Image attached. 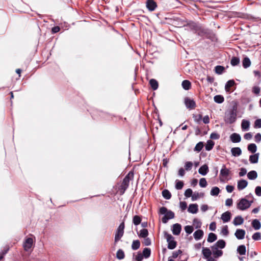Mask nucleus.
Returning a JSON list of instances; mask_svg holds the SVG:
<instances>
[{"label":"nucleus","instance_id":"f257e3e1","mask_svg":"<svg viewBox=\"0 0 261 261\" xmlns=\"http://www.w3.org/2000/svg\"><path fill=\"white\" fill-rule=\"evenodd\" d=\"M197 34L203 38L210 39L212 41H215L217 40L216 35L212 30L205 28L201 25H200Z\"/></svg>","mask_w":261,"mask_h":261},{"label":"nucleus","instance_id":"f03ea898","mask_svg":"<svg viewBox=\"0 0 261 261\" xmlns=\"http://www.w3.org/2000/svg\"><path fill=\"white\" fill-rule=\"evenodd\" d=\"M237 107L233 106L225 113L224 121L227 124H232L237 120Z\"/></svg>","mask_w":261,"mask_h":261},{"label":"nucleus","instance_id":"7ed1b4c3","mask_svg":"<svg viewBox=\"0 0 261 261\" xmlns=\"http://www.w3.org/2000/svg\"><path fill=\"white\" fill-rule=\"evenodd\" d=\"M160 213L161 214H165L164 216L162 219V221L163 223H167L169 219L174 218V213L168 210L166 207L163 206L160 208Z\"/></svg>","mask_w":261,"mask_h":261},{"label":"nucleus","instance_id":"20e7f679","mask_svg":"<svg viewBox=\"0 0 261 261\" xmlns=\"http://www.w3.org/2000/svg\"><path fill=\"white\" fill-rule=\"evenodd\" d=\"M253 203L252 200H248L246 198H243L240 199L237 204L238 209L244 211L250 207Z\"/></svg>","mask_w":261,"mask_h":261},{"label":"nucleus","instance_id":"39448f33","mask_svg":"<svg viewBox=\"0 0 261 261\" xmlns=\"http://www.w3.org/2000/svg\"><path fill=\"white\" fill-rule=\"evenodd\" d=\"M165 237L168 242V248L169 249H174L176 248L177 242L174 240V237L170 234L165 232Z\"/></svg>","mask_w":261,"mask_h":261},{"label":"nucleus","instance_id":"423d86ee","mask_svg":"<svg viewBox=\"0 0 261 261\" xmlns=\"http://www.w3.org/2000/svg\"><path fill=\"white\" fill-rule=\"evenodd\" d=\"M200 25L198 23L190 21L185 25L184 27L186 28V30L193 31L194 33L197 34Z\"/></svg>","mask_w":261,"mask_h":261},{"label":"nucleus","instance_id":"0eeeda50","mask_svg":"<svg viewBox=\"0 0 261 261\" xmlns=\"http://www.w3.org/2000/svg\"><path fill=\"white\" fill-rule=\"evenodd\" d=\"M124 228V222L123 221L122 223H120V224L119 225V227L117 229V231L115 236V242L119 241L123 236Z\"/></svg>","mask_w":261,"mask_h":261},{"label":"nucleus","instance_id":"6e6552de","mask_svg":"<svg viewBox=\"0 0 261 261\" xmlns=\"http://www.w3.org/2000/svg\"><path fill=\"white\" fill-rule=\"evenodd\" d=\"M130 174H132V176L133 177V176H134L133 173L129 172L127 175H126L125 176V177L124 178V179L122 181L121 187H122V189H123L124 190V191L126 190V189L129 186V181L130 179Z\"/></svg>","mask_w":261,"mask_h":261},{"label":"nucleus","instance_id":"1a4fd4ad","mask_svg":"<svg viewBox=\"0 0 261 261\" xmlns=\"http://www.w3.org/2000/svg\"><path fill=\"white\" fill-rule=\"evenodd\" d=\"M230 170L227 169L226 167V166L225 165H223L222 168L220 170V180L222 181L223 180L221 179V178H224L225 179H227V177L230 174Z\"/></svg>","mask_w":261,"mask_h":261},{"label":"nucleus","instance_id":"9d476101","mask_svg":"<svg viewBox=\"0 0 261 261\" xmlns=\"http://www.w3.org/2000/svg\"><path fill=\"white\" fill-rule=\"evenodd\" d=\"M184 102L187 109H194L196 107L195 101L189 97L185 98Z\"/></svg>","mask_w":261,"mask_h":261},{"label":"nucleus","instance_id":"9b49d317","mask_svg":"<svg viewBox=\"0 0 261 261\" xmlns=\"http://www.w3.org/2000/svg\"><path fill=\"white\" fill-rule=\"evenodd\" d=\"M33 244V239L31 238H27L23 244L24 249L27 251H29V250L31 249V248H32Z\"/></svg>","mask_w":261,"mask_h":261},{"label":"nucleus","instance_id":"f8f14e48","mask_svg":"<svg viewBox=\"0 0 261 261\" xmlns=\"http://www.w3.org/2000/svg\"><path fill=\"white\" fill-rule=\"evenodd\" d=\"M146 7L150 11H154L157 7V4L153 0H147Z\"/></svg>","mask_w":261,"mask_h":261},{"label":"nucleus","instance_id":"ddd939ff","mask_svg":"<svg viewBox=\"0 0 261 261\" xmlns=\"http://www.w3.org/2000/svg\"><path fill=\"white\" fill-rule=\"evenodd\" d=\"M248 185V182L245 179H240L238 181L237 188L239 191L245 189Z\"/></svg>","mask_w":261,"mask_h":261},{"label":"nucleus","instance_id":"4468645a","mask_svg":"<svg viewBox=\"0 0 261 261\" xmlns=\"http://www.w3.org/2000/svg\"><path fill=\"white\" fill-rule=\"evenodd\" d=\"M181 230V226L178 223L174 224L172 225V233L174 235H179Z\"/></svg>","mask_w":261,"mask_h":261},{"label":"nucleus","instance_id":"2eb2a0df","mask_svg":"<svg viewBox=\"0 0 261 261\" xmlns=\"http://www.w3.org/2000/svg\"><path fill=\"white\" fill-rule=\"evenodd\" d=\"M234 235L239 240H242L244 238L245 235V231L242 229H237Z\"/></svg>","mask_w":261,"mask_h":261},{"label":"nucleus","instance_id":"dca6fc26","mask_svg":"<svg viewBox=\"0 0 261 261\" xmlns=\"http://www.w3.org/2000/svg\"><path fill=\"white\" fill-rule=\"evenodd\" d=\"M236 83H226L225 89L227 92H231L236 89Z\"/></svg>","mask_w":261,"mask_h":261},{"label":"nucleus","instance_id":"f3484780","mask_svg":"<svg viewBox=\"0 0 261 261\" xmlns=\"http://www.w3.org/2000/svg\"><path fill=\"white\" fill-rule=\"evenodd\" d=\"M198 205L196 203L190 204L188 208V211L191 214H196L198 211Z\"/></svg>","mask_w":261,"mask_h":261},{"label":"nucleus","instance_id":"a211bd4d","mask_svg":"<svg viewBox=\"0 0 261 261\" xmlns=\"http://www.w3.org/2000/svg\"><path fill=\"white\" fill-rule=\"evenodd\" d=\"M202 254L204 258L207 259V261H210V259L212 258L211 257L212 252L208 248H203Z\"/></svg>","mask_w":261,"mask_h":261},{"label":"nucleus","instance_id":"6ab92c4d","mask_svg":"<svg viewBox=\"0 0 261 261\" xmlns=\"http://www.w3.org/2000/svg\"><path fill=\"white\" fill-rule=\"evenodd\" d=\"M231 219V213L227 211L223 213L221 215V219L224 223L228 222Z\"/></svg>","mask_w":261,"mask_h":261},{"label":"nucleus","instance_id":"aec40b11","mask_svg":"<svg viewBox=\"0 0 261 261\" xmlns=\"http://www.w3.org/2000/svg\"><path fill=\"white\" fill-rule=\"evenodd\" d=\"M230 140L233 143H239L241 140V136L237 133H233L230 136Z\"/></svg>","mask_w":261,"mask_h":261},{"label":"nucleus","instance_id":"412c9836","mask_svg":"<svg viewBox=\"0 0 261 261\" xmlns=\"http://www.w3.org/2000/svg\"><path fill=\"white\" fill-rule=\"evenodd\" d=\"M208 167L206 164H204L201 166L198 170L199 174L203 176L206 175L208 172Z\"/></svg>","mask_w":261,"mask_h":261},{"label":"nucleus","instance_id":"4be33fe9","mask_svg":"<svg viewBox=\"0 0 261 261\" xmlns=\"http://www.w3.org/2000/svg\"><path fill=\"white\" fill-rule=\"evenodd\" d=\"M204 233L202 230L198 229L195 231L193 234L194 239L198 241L200 240L203 236Z\"/></svg>","mask_w":261,"mask_h":261},{"label":"nucleus","instance_id":"5701e85b","mask_svg":"<svg viewBox=\"0 0 261 261\" xmlns=\"http://www.w3.org/2000/svg\"><path fill=\"white\" fill-rule=\"evenodd\" d=\"M211 248L215 257L217 258L222 255L223 251L221 250H219L218 248L217 247V249H214V246H212Z\"/></svg>","mask_w":261,"mask_h":261},{"label":"nucleus","instance_id":"b1692460","mask_svg":"<svg viewBox=\"0 0 261 261\" xmlns=\"http://www.w3.org/2000/svg\"><path fill=\"white\" fill-rule=\"evenodd\" d=\"M226 246V243L223 240H218L215 245H213L214 246V249H217V248H219L221 249H223L225 248Z\"/></svg>","mask_w":261,"mask_h":261},{"label":"nucleus","instance_id":"393cba45","mask_svg":"<svg viewBox=\"0 0 261 261\" xmlns=\"http://www.w3.org/2000/svg\"><path fill=\"white\" fill-rule=\"evenodd\" d=\"M259 153H255L249 156V161L251 164H255L258 162Z\"/></svg>","mask_w":261,"mask_h":261},{"label":"nucleus","instance_id":"a878e982","mask_svg":"<svg viewBox=\"0 0 261 261\" xmlns=\"http://www.w3.org/2000/svg\"><path fill=\"white\" fill-rule=\"evenodd\" d=\"M231 152L233 156H239L242 154V150L240 147H233L231 148Z\"/></svg>","mask_w":261,"mask_h":261},{"label":"nucleus","instance_id":"bb28decb","mask_svg":"<svg viewBox=\"0 0 261 261\" xmlns=\"http://www.w3.org/2000/svg\"><path fill=\"white\" fill-rule=\"evenodd\" d=\"M244 222V219L241 216H238L234 218L233 221V224L235 226L241 225Z\"/></svg>","mask_w":261,"mask_h":261},{"label":"nucleus","instance_id":"cd10ccee","mask_svg":"<svg viewBox=\"0 0 261 261\" xmlns=\"http://www.w3.org/2000/svg\"><path fill=\"white\" fill-rule=\"evenodd\" d=\"M250 126V122L248 120H243L241 123V127L242 130L247 131L249 129Z\"/></svg>","mask_w":261,"mask_h":261},{"label":"nucleus","instance_id":"c85d7f7f","mask_svg":"<svg viewBox=\"0 0 261 261\" xmlns=\"http://www.w3.org/2000/svg\"><path fill=\"white\" fill-rule=\"evenodd\" d=\"M257 177V173L256 171L252 170L249 172L247 174V177L250 180H254Z\"/></svg>","mask_w":261,"mask_h":261},{"label":"nucleus","instance_id":"c756f323","mask_svg":"<svg viewBox=\"0 0 261 261\" xmlns=\"http://www.w3.org/2000/svg\"><path fill=\"white\" fill-rule=\"evenodd\" d=\"M251 65V61L250 59L246 57H245L242 61V65L244 68H247L249 67Z\"/></svg>","mask_w":261,"mask_h":261},{"label":"nucleus","instance_id":"7c9ffc66","mask_svg":"<svg viewBox=\"0 0 261 261\" xmlns=\"http://www.w3.org/2000/svg\"><path fill=\"white\" fill-rule=\"evenodd\" d=\"M247 149L249 152L254 153L257 150V146L254 143H251L248 145Z\"/></svg>","mask_w":261,"mask_h":261},{"label":"nucleus","instance_id":"2f4dec72","mask_svg":"<svg viewBox=\"0 0 261 261\" xmlns=\"http://www.w3.org/2000/svg\"><path fill=\"white\" fill-rule=\"evenodd\" d=\"M252 226L255 230H258L261 227V224L259 220L254 219L252 222Z\"/></svg>","mask_w":261,"mask_h":261},{"label":"nucleus","instance_id":"473e14b6","mask_svg":"<svg viewBox=\"0 0 261 261\" xmlns=\"http://www.w3.org/2000/svg\"><path fill=\"white\" fill-rule=\"evenodd\" d=\"M237 251L241 255H245L246 252L245 246L244 245L239 246L237 248Z\"/></svg>","mask_w":261,"mask_h":261},{"label":"nucleus","instance_id":"72a5a7b5","mask_svg":"<svg viewBox=\"0 0 261 261\" xmlns=\"http://www.w3.org/2000/svg\"><path fill=\"white\" fill-rule=\"evenodd\" d=\"M217 239V236L215 233L211 232L208 236L207 241L209 243H212L215 241Z\"/></svg>","mask_w":261,"mask_h":261},{"label":"nucleus","instance_id":"f704fd0d","mask_svg":"<svg viewBox=\"0 0 261 261\" xmlns=\"http://www.w3.org/2000/svg\"><path fill=\"white\" fill-rule=\"evenodd\" d=\"M162 193L163 197L167 200L170 199L171 197V194L168 190L165 189L163 190Z\"/></svg>","mask_w":261,"mask_h":261},{"label":"nucleus","instance_id":"c9c22d12","mask_svg":"<svg viewBox=\"0 0 261 261\" xmlns=\"http://www.w3.org/2000/svg\"><path fill=\"white\" fill-rule=\"evenodd\" d=\"M215 145V143L212 141L211 140H209L206 142V144L205 145V149L207 151H210L211 150L214 146Z\"/></svg>","mask_w":261,"mask_h":261},{"label":"nucleus","instance_id":"e433bc0d","mask_svg":"<svg viewBox=\"0 0 261 261\" xmlns=\"http://www.w3.org/2000/svg\"><path fill=\"white\" fill-rule=\"evenodd\" d=\"M214 100L217 103H222L224 100V97L221 95H217L214 96Z\"/></svg>","mask_w":261,"mask_h":261},{"label":"nucleus","instance_id":"4c0bfd02","mask_svg":"<svg viewBox=\"0 0 261 261\" xmlns=\"http://www.w3.org/2000/svg\"><path fill=\"white\" fill-rule=\"evenodd\" d=\"M225 71V68L223 66L217 65L215 67V71L218 74H221Z\"/></svg>","mask_w":261,"mask_h":261},{"label":"nucleus","instance_id":"58836bf2","mask_svg":"<svg viewBox=\"0 0 261 261\" xmlns=\"http://www.w3.org/2000/svg\"><path fill=\"white\" fill-rule=\"evenodd\" d=\"M151 254V249L149 248H145L142 252V255L145 258H148Z\"/></svg>","mask_w":261,"mask_h":261},{"label":"nucleus","instance_id":"ea45409f","mask_svg":"<svg viewBox=\"0 0 261 261\" xmlns=\"http://www.w3.org/2000/svg\"><path fill=\"white\" fill-rule=\"evenodd\" d=\"M140 242L139 240H135L133 242L132 245V249L134 250H136L140 248Z\"/></svg>","mask_w":261,"mask_h":261},{"label":"nucleus","instance_id":"a19ab883","mask_svg":"<svg viewBox=\"0 0 261 261\" xmlns=\"http://www.w3.org/2000/svg\"><path fill=\"white\" fill-rule=\"evenodd\" d=\"M125 257V254H124V251L121 249H119L117 251V253H116V257L118 259H122L124 258Z\"/></svg>","mask_w":261,"mask_h":261},{"label":"nucleus","instance_id":"79ce46f5","mask_svg":"<svg viewBox=\"0 0 261 261\" xmlns=\"http://www.w3.org/2000/svg\"><path fill=\"white\" fill-rule=\"evenodd\" d=\"M133 222L135 225H138L141 222V218L138 215L134 216L133 217Z\"/></svg>","mask_w":261,"mask_h":261},{"label":"nucleus","instance_id":"37998d69","mask_svg":"<svg viewBox=\"0 0 261 261\" xmlns=\"http://www.w3.org/2000/svg\"><path fill=\"white\" fill-rule=\"evenodd\" d=\"M240 63V59L236 57H233L230 61V64L232 66H235L238 65Z\"/></svg>","mask_w":261,"mask_h":261},{"label":"nucleus","instance_id":"c03bdc74","mask_svg":"<svg viewBox=\"0 0 261 261\" xmlns=\"http://www.w3.org/2000/svg\"><path fill=\"white\" fill-rule=\"evenodd\" d=\"M220 189L217 187H214L211 191V195L212 196H217L220 193Z\"/></svg>","mask_w":261,"mask_h":261},{"label":"nucleus","instance_id":"a18cd8bd","mask_svg":"<svg viewBox=\"0 0 261 261\" xmlns=\"http://www.w3.org/2000/svg\"><path fill=\"white\" fill-rule=\"evenodd\" d=\"M203 147V143L202 142H199L198 143L195 148H194V151H197L198 152H200L202 149Z\"/></svg>","mask_w":261,"mask_h":261},{"label":"nucleus","instance_id":"49530a36","mask_svg":"<svg viewBox=\"0 0 261 261\" xmlns=\"http://www.w3.org/2000/svg\"><path fill=\"white\" fill-rule=\"evenodd\" d=\"M148 235V231L147 229H142L140 230V234H139V236L140 238H145L147 237Z\"/></svg>","mask_w":261,"mask_h":261},{"label":"nucleus","instance_id":"de8ad7c7","mask_svg":"<svg viewBox=\"0 0 261 261\" xmlns=\"http://www.w3.org/2000/svg\"><path fill=\"white\" fill-rule=\"evenodd\" d=\"M175 188L177 190H181L184 185V182L179 180H176Z\"/></svg>","mask_w":261,"mask_h":261},{"label":"nucleus","instance_id":"09e8293b","mask_svg":"<svg viewBox=\"0 0 261 261\" xmlns=\"http://www.w3.org/2000/svg\"><path fill=\"white\" fill-rule=\"evenodd\" d=\"M193 164L192 162H186L185 164V170L187 171H190L192 169Z\"/></svg>","mask_w":261,"mask_h":261},{"label":"nucleus","instance_id":"8fccbe9b","mask_svg":"<svg viewBox=\"0 0 261 261\" xmlns=\"http://www.w3.org/2000/svg\"><path fill=\"white\" fill-rule=\"evenodd\" d=\"M193 230L194 229L192 226L187 225L185 227V230L186 232L188 234L192 233L193 231Z\"/></svg>","mask_w":261,"mask_h":261},{"label":"nucleus","instance_id":"3c124183","mask_svg":"<svg viewBox=\"0 0 261 261\" xmlns=\"http://www.w3.org/2000/svg\"><path fill=\"white\" fill-rule=\"evenodd\" d=\"M207 185L206 180L205 178H201L199 180V185L202 188H205Z\"/></svg>","mask_w":261,"mask_h":261},{"label":"nucleus","instance_id":"603ef678","mask_svg":"<svg viewBox=\"0 0 261 261\" xmlns=\"http://www.w3.org/2000/svg\"><path fill=\"white\" fill-rule=\"evenodd\" d=\"M220 135L216 132H213V133H211V134L210 135V138L211 139H213V140L219 139L220 138Z\"/></svg>","mask_w":261,"mask_h":261},{"label":"nucleus","instance_id":"864d4df0","mask_svg":"<svg viewBox=\"0 0 261 261\" xmlns=\"http://www.w3.org/2000/svg\"><path fill=\"white\" fill-rule=\"evenodd\" d=\"M191 83H182V88L186 90H189L191 88Z\"/></svg>","mask_w":261,"mask_h":261},{"label":"nucleus","instance_id":"5fc2aeb1","mask_svg":"<svg viewBox=\"0 0 261 261\" xmlns=\"http://www.w3.org/2000/svg\"><path fill=\"white\" fill-rule=\"evenodd\" d=\"M252 238L255 241L259 240L261 238L260 233L258 232H255L252 235Z\"/></svg>","mask_w":261,"mask_h":261},{"label":"nucleus","instance_id":"6e6d98bb","mask_svg":"<svg viewBox=\"0 0 261 261\" xmlns=\"http://www.w3.org/2000/svg\"><path fill=\"white\" fill-rule=\"evenodd\" d=\"M193 191L191 189H187L185 192V196L186 197H190L192 196Z\"/></svg>","mask_w":261,"mask_h":261},{"label":"nucleus","instance_id":"4d7b16f0","mask_svg":"<svg viewBox=\"0 0 261 261\" xmlns=\"http://www.w3.org/2000/svg\"><path fill=\"white\" fill-rule=\"evenodd\" d=\"M193 224L196 225V228H198L201 227V223L198 219L195 218L193 220Z\"/></svg>","mask_w":261,"mask_h":261},{"label":"nucleus","instance_id":"13d9d810","mask_svg":"<svg viewBox=\"0 0 261 261\" xmlns=\"http://www.w3.org/2000/svg\"><path fill=\"white\" fill-rule=\"evenodd\" d=\"M221 233L224 235V236H227L229 233V231H228V227L227 225H225L224 226L222 230H221Z\"/></svg>","mask_w":261,"mask_h":261},{"label":"nucleus","instance_id":"bf43d9fd","mask_svg":"<svg viewBox=\"0 0 261 261\" xmlns=\"http://www.w3.org/2000/svg\"><path fill=\"white\" fill-rule=\"evenodd\" d=\"M182 253V251L180 250H178L177 251H175L173 252L172 257L173 258H176L178 256Z\"/></svg>","mask_w":261,"mask_h":261},{"label":"nucleus","instance_id":"052dcab7","mask_svg":"<svg viewBox=\"0 0 261 261\" xmlns=\"http://www.w3.org/2000/svg\"><path fill=\"white\" fill-rule=\"evenodd\" d=\"M254 127L261 128V119H258L255 121Z\"/></svg>","mask_w":261,"mask_h":261},{"label":"nucleus","instance_id":"680f3d73","mask_svg":"<svg viewBox=\"0 0 261 261\" xmlns=\"http://www.w3.org/2000/svg\"><path fill=\"white\" fill-rule=\"evenodd\" d=\"M253 73L255 77L257 78V80H260V79H261V71L254 70Z\"/></svg>","mask_w":261,"mask_h":261},{"label":"nucleus","instance_id":"e2e57ef3","mask_svg":"<svg viewBox=\"0 0 261 261\" xmlns=\"http://www.w3.org/2000/svg\"><path fill=\"white\" fill-rule=\"evenodd\" d=\"M254 140L256 143H259L261 141V134L257 133L254 136Z\"/></svg>","mask_w":261,"mask_h":261},{"label":"nucleus","instance_id":"0e129e2a","mask_svg":"<svg viewBox=\"0 0 261 261\" xmlns=\"http://www.w3.org/2000/svg\"><path fill=\"white\" fill-rule=\"evenodd\" d=\"M255 194L258 196H261V187L257 186L255 189Z\"/></svg>","mask_w":261,"mask_h":261},{"label":"nucleus","instance_id":"69168bd1","mask_svg":"<svg viewBox=\"0 0 261 261\" xmlns=\"http://www.w3.org/2000/svg\"><path fill=\"white\" fill-rule=\"evenodd\" d=\"M247 173V170L244 168H241L239 175L240 177L244 176Z\"/></svg>","mask_w":261,"mask_h":261},{"label":"nucleus","instance_id":"338daca9","mask_svg":"<svg viewBox=\"0 0 261 261\" xmlns=\"http://www.w3.org/2000/svg\"><path fill=\"white\" fill-rule=\"evenodd\" d=\"M180 207L182 211L185 210L187 207V204L185 201L180 202Z\"/></svg>","mask_w":261,"mask_h":261},{"label":"nucleus","instance_id":"774afa93","mask_svg":"<svg viewBox=\"0 0 261 261\" xmlns=\"http://www.w3.org/2000/svg\"><path fill=\"white\" fill-rule=\"evenodd\" d=\"M200 197V194L199 193H194L192 196V200L195 201Z\"/></svg>","mask_w":261,"mask_h":261}]
</instances>
